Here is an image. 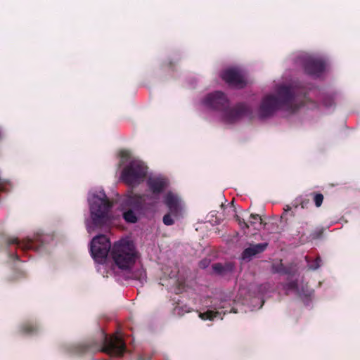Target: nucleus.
<instances>
[{"mask_svg": "<svg viewBox=\"0 0 360 360\" xmlns=\"http://www.w3.org/2000/svg\"><path fill=\"white\" fill-rule=\"evenodd\" d=\"M88 201L90 217L86 219V226L88 233H93L110 221L112 203L102 190L91 191Z\"/></svg>", "mask_w": 360, "mask_h": 360, "instance_id": "nucleus-1", "label": "nucleus"}, {"mask_svg": "<svg viewBox=\"0 0 360 360\" xmlns=\"http://www.w3.org/2000/svg\"><path fill=\"white\" fill-rule=\"evenodd\" d=\"M111 255L115 265L122 270L131 269L139 258L133 243L127 240L116 243L112 247Z\"/></svg>", "mask_w": 360, "mask_h": 360, "instance_id": "nucleus-2", "label": "nucleus"}, {"mask_svg": "<svg viewBox=\"0 0 360 360\" xmlns=\"http://www.w3.org/2000/svg\"><path fill=\"white\" fill-rule=\"evenodd\" d=\"M110 248V243L108 238L104 235H99L94 237L90 243V252L94 261L100 266L97 270L101 274H105V262Z\"/></svg>", "mask_w": 360, "mask_h": 360, "instance_id": "nucleus-3", "label": "nucleus"}, {"mask_svg": "<svg viewBox=\"0 0 360 360\" xmlns=\"http://www.w3.org/2000/svg\"><path fill=\"white\" fill-rule=\"evenodd\" d=\"M123 218L127 222L135 223L139 219V210L147 205L145 198L136 194H130L121 200Z\"/></svg>", "mask_w": 360, "mask_h": 360, "instance_id": "nucleus-4", "label": "nucleus"}, {"mask_svg": "<svg viewBox=\"0 0 360 360\" xmlns=\"http://www.w3.org/2000/svg\"><path fill=\"white\" fill-rule=\"evenodd\" d=\"M290 98V89L287 87L281 88L276 96H268L263 99L259 110V116L262 118L267 117L283 103L288 101Z\"/></svg>", "mask_w": 360, "mask_h": 360, "instance_id": "nucleus-5", "label": "nucleus"}, {"mask_svg": "<svg viewBox=\"0 0 360 360\" xmlns=\"http://www.w3.org/2000/svg\"><path fill=\"white\" fill-rule=\"evenodd\" d=\"M147 173V167L139 160H133L124 169L122 178L127 184L134 186L139 184Z\"/></svg>", "mask_w": 360, "mask_h": 360, "instance_id": "nucleus-6", "label": "nucleus"}, {"mask_svg": "<svg viewBox=\"0 0 360 360\" xmlns=\"http://www.w3.org/2000/svg\"><path fill=\"white\" fill-rule=\"evenodd\" d=\"M147 185L150 193L143 195V198H145L147 205L153 206L158 203L160 194L167 188L168 181L161 176L153 175L149 176Z\"/></svg>", "mask_w": 360, "mask_h": 360, "instance_id": "nucleus-7", "label": "nucleus"}, {"mask_svg": "<svg viewBox=\"0 0 360 360\" xmlns=\"http://www.w3.org/2000/svg\"><path fill=\"white\" fill-rule=\"evenodd\" d=\"M124 343L120 336L115 335L105 340L103 351L110 356H120L124 352Z\"/></svg>", "mask_w": 360, "mask_h": 360, "instance_id": "nucleus-8", "label": "nucleus"}, {"mask_svg": "<svg viewBox=\"0 0 360 360\" xmlns=\"http://www.w3.org/2000/svg\"><path fill=\"white\" fill-rule=\"evenodd\" d=\"M164 203L171 214L177 217L184 209V205L180 197L172 191H168L164 196Z\"/></svg>", "mask_w": 360, "mask_h": 360, "instance_id": "nucleus-9", "label": "nucleus"}, {"mask_svg": "<svg viewBox=\"0 0 360 360\" xmlns=\"http://www.w3.org/2000/svg\"><path fill=\"white\" fill-rule=\"evenodd\" d=\"M221 77L226 82L237 88H242L246 84L243 76L235 69L224 70L221 74Z\"/></svg>", "mask_w": 360, "mask_h": 360, "instance_id": "nucleus-10", "label": "nucleus"}, {"mask_svg": "<svg viewBox=\"0 0 360 360\" xmlns=\"http://www.w3.org/2000/svg\"><path fill=\"white\" fill-rule=\"evenodd\" d=\"M227 103L226 98L221 92L209 94L204 100L203 103L207 108H219Z\"/></svg>", "mask_w": 360, "mask_h": 360, "instance_id": "nucleus-11", "label": "nucleus"}, {"mask_svg": "<svg viewBox=\"0 0 360 360\" xmlns=\"http://www.w3.org/2000/svg\"><path fill=\"white\" fill-rule=\"evenodd\" d=\"M266 243L250 245L243 251L242 258L243 259H250L256 255L262 252L266 249Z\"/></svg>", "mask_w": 360, "mask_h": 360, "instance_id": "nucleus-12", "label": "nucleus"}, {"mask_svg": "<svg viewBox=\"0 0 360 360\" xmlns=\"http://www.w3.org/2000/svg\"><path fill=\"white\" fill-rule=\"evenodd\" d=\"M240 113L236 109L226 110L222 114V119L226 123H232L236 121L239 117Z\"/></svg>", "mask_w": 360, "mask_h": 360, "instance_id": "nucleus-13", "label": "nucleus"}, {"mask_svg": "<svg viewBox=\"0 0 360 360\" xmlns=\"http://www.w3.org/2000/svg\"><path fill=\"white\" fill-rule=\"evenodd\" d=\"M199 317L203 321H213L218 317L221 319L220 314L213 310H207L203 313L200 312L199 313Z\"/></svg>", "mask_w": 360, "mask_h": 360, "instance_id": "nucleus-14", "label": "nucleus"}, {"mask_svg": "<svg viewBox=\"0 0 360 360\" xmlns=\"http://www.w3.org/2000/svg\"><path fill=\"white\" fill-rule=\"evenodd\" d=\"M254 226L255 229H260L262 226V219L258 214H251L250 220L248 222Z\"/></svg>", "mask_w": 360, "mask_h": 360, "instance_id": "nucleus-15", "label": "nucleus"}, {"mask_svg": "<svg viewBox=\"0 0 360 360\" xmlns=\"http://www.w3.org/2000/svg\"><path fill=\"white\" fill-rule=\"evenodd\" d=\"M13 186L12 182L6 179H0V191H6L8 187H11Z\"/></svg>", "mask_w": 360, "mask_h": 360, "instance_id": "nucleus-16", "label": "nucleus"}, {"mask_svg": "<svg viewBox=\"0 0 360 360\" xmlns=\"http://www.w3.org/2000/svg\"><path fill=\"white\" fill-rule=\"evenodd\" d=\"M323 196L322 194H316L314 196V202L316 207H320L323 202Z\"/></svg>", "mask_w": 360, "mask_h": 360, "instance_id": "nucleus-17", "label": "nucleus"}, {"mask_svg": "<svg viewBox=\"0 0 360 360\" xmlns=\"http://www.w3.org/2000/svg\"><path fill=\"white\" fill-rule=\"evenodd\" d=\"M163 222L166 225H172L174 224V219L172 218L170 214H166L163 217Z\"/></svg>", "mask_w": 360, "mask_h": 360, "instance_id": "nucleus-18", "label": "nucleus"}, {"mask_svg": "<svg viewBox=\"0 0 360 360\" xmlns=\"http://www.w3.org/2000/svg\"><path fill=\"white\" fill-rule=\"evenodd\" d=\"M120 155H121V162L122 163H124L125 162V160H128V158H129V153L127 150H123V151H121L120 153Z\"/></svg>", "mask_w": 360, "mask_h": 360, "instance_id": "nucleus-19", "label": "nucleus"}, {"mask_svg": "<svg viewBox=\"0 0 360 360\" xmlns=\"http://www.w3.org/2000/svg\"><path fill=\"white\" fill-rule=\"evenodd\" d=\"M135 278L140 280L141 281H145L146 278V274L145 271L141 270L139 276H135Z\"/></svg>", "mask_w": 360, "mask_h": 360, "instance_id": "nucleus-20", "label": "nucleus"}, {"mask_svg": "<svg viewBox=\"0 0 360 360\" xmlns=\"http://www.w3.org/2000/svg\"><path fill=\"white\" fill-rule=\"evenodd\" d=\"M239 224H240V226H242V227H246V228L249 227V224H247L246 222H245L244 221H241L240 220Z\"/></svg>", "mask_w": 360, "mask_h": 360, "instance_id": "nucleus-21", "label": "nucleus"}, {"mask_svg": "<svg viewBox=\"0 0 360 360\" xmlns=\"http://www.w3.org/2000/svg\"><path fill=\"white\" fill-rule=\"evenodd\" d=\"M22 247L26 248H33L32 245L30 242L27 244H22Z\"/></svg>", "mask_w": 360, "mask_h": 360, "instance_id": "nucleus-22", "label": "nucleus"}, {"mask_svg": "<svg viewBox=\"0 0 360 360\" xmlns=\"http://www.w3.org/2000/svg\"><path fill=\"white\" fill-rule=\"evenodd\" d=\"M319 266V264H317L316 266H311V268L315 269H317Z\"/></svg>", "mask_w": 360, "mask_h": 360, "instance_id": "nucleus-23", "label": "nucleus"}, {"mask_svg": "<svg viewBox=\"0 0 360 360\" xmlns=\"http://www.w3.org/2000/svg\"><path fill=\"white\" fill-rule=\"evenodd\" d=\"M219 267V265H215L214 268L215 270H218Z\"/></svg>", "mask_w": 360, "mask_h": 360, "instance_id": "nucleus-24", "label": "nucleus"}, {"mask_svg": "<svg viewBox=\"0 0 360 360\" xmlns=\"http://www.w3.org/2000/svg\"><path fill=\"white\" fill-rule=\"evenodd\" d=\"M310 73H311V75H316V72H310Z\"/></svg>", "mask_w": 360, "mask_h": 360, "instance_id": "nucleus-25", "label": "nucleus"}, {"mask_svg": "<svg viewBox=\"0 0 360 360\" xmlns=\"http://www.w3.org/2000/svg\"><path fill=\"white\" fill-rule=\"evenodd\" d=\"M290 210V207L288 206L287 208H285V210L287 211V210Z\"/></svg>", "mask_w": 360, "mask_h": 360, "instance_id": "nucleus-26", "label": "nucleus"}]
</instances>
